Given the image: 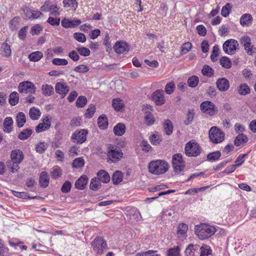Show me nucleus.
I'll use <instances>...</instances> for the list:
<instances>
[{
  "instance_id": "1",
  "label": "nucleus",
  "mask_w": 256,
  "mask_h": 256,
  "mask_svg": "<svg viewBox=\"0 0 256 256\" xmlns=\"http://www.w3.org/2000/svg\"><path fill=\"white\" fill-rule=\"evenodd\" d=\"M10 157V160L6 162V165L10 172L14 173L19 170V164L23 160L24 155L21 150L16 149L11 152Z\"/></svg>"
},
{
  "instance_id": "2",
  "label": "nucleus",
  "mask_w": 256,
  "mask_h": 256,
  "mask_svg": "<svg viewBox=\"0 0 256 256\" xmlns=\"http://www.w3.org/2000/svg\"><path fill=\"white\" fill-rule=\"evenodd\" d=\"M216 232V228L206 224H200L194 227V232L201 240L207 239L213 236Z\"/></svg>"
},
{
  "instance_id": "3",
  "label": "nucleus",
  "mask_w": 256,
  "mask_h": 256,
  "mask_svg": "<svg viewBox=\"0 0 256 256\" xmlns=\"http://www.w3.org/2000/svg\"><path fill=\"white\" fill-rule=\"evenodd\" d=\"M169 168V164L164 160H156L150 162L148 164L149 172L156 175L166 172Z\"/></svg>"
},
{
  "instance_id": "4",
  "label": "nucleus",
  "mask_w": 256,
  "mask_h": 256,
  "mask_svg": "<svg viewBox=\"0 0 256 256\" xmlns=\"http://www.w3.org/2000/svg\"><path fill=\"white\" fill-rule=\"evenodd\" d=\"M224 134L216 126L212 127L209 130V138L214 144H218L224 140Z\"/></svg>"
},
{
  "instance_id": "5",
  "label": "nucleus",
  "mask_w": 256,
  "mask_h": 256,
  "mask_svg": "<svg viewBox=\"0 0 256 256\" xmlns=\"http://www.w3.org/2000/svg\"><path fill=\"white\" fill-rule=\"evenodd\" d=\"M186 154L189 157L197 156L200 154V148L197 142H188L184 148Z\"/></svg>"
},
{
  "instance_id": "6",
  "label": "nucleus",
  "mask_w": 256,
  "mask_h": 256,
  "mask_svg": "<svg viewBox=\"0 0 256 256\" xmlns=\"http://www.w3.org/2000/svg\"><path fill=\"white\" fill-rule=\"evenodd\" d=\"M172 164L174 171L176 173L184 170L185 167V162L183 160L182 154L178 153L172 156Z\"/></svg>"
},
{
  "instance_id": "7",
  "label": "nucleus",
  "mask_w": 256,
  "mask_h": 256,
  "mask_svg": "<svg viewBox=\"0 0 256 256\" xmlns=\"http://www.w3.org/2000/svg\"><path fill=\"white\" fill-rule=\"evenodd\" d=\"M94 251L98 254H102L104 250L107 249V244L104 238L98 236L92 242Z\"/></svg>"
},
{
  "instance_id": "8",
  "label": "nucleus",
  "mask_w": 256,
  "mask_h": 256,
  "mask_svg": "<svg viewBox=\"0 0 256 256\" xmlns=\"http://www.w3.org/2000/svg\"><path fill=\"white\" fill-rule=\"evenodd\" d=\"M240 44L248 55H252L256 53V48L252 44L250 38L246 35L242 36L240 40Z\"/></svg>"
},
{
  "instance_id": "9",
  "label": "nucleus",
  "mask_w": 256,
  "mask_h": 256,
  "mask_svg": "<svg viewBox=\"0 0 256 256\" xmlns=\"http://www.w3.org/2000/svg\"><path fill=\"white\" fill-rule=\"evenodd\" d=\"M18 88L20 93L28 94H34L36 90V87L34 84L30 81L20 82Z\"/></svg>"
},
{
  "instance_id": "10",
  "label": "nucleus",
  "mask_w": 256,
  "mask_h": 256,
  "mask_svg": "<svg viewBox=\"0 0 256 256\" xmlns=\"http://www.w3.org/2000/svg\"><path fill=\"white\" fill-rule=\"evenodd\" d=\"M238 46L239 44L236 40L230 39L224 42L222 48L226 54L232 55L235 53Z\"/></svg>"
},
{
  "instance_id": "11",
  "label": "nucleus",
  "mask_w": 256,
  "mask_h": 256,
  "mask_svg": "<svg viewBox=\"0 0 256 256\" xmlns=\"http://www.w3.org/2000/svg\"><path fill=\"white\" fill-rule=\"evenodd\" d=\"M88 134V130L85 129L76 130L72 134L71 138L74 142L82 144L86 141Z\"/></svg>"
},
{
  "instance_id": "12",
  "label": "nucleus",
  "mask_w": 256,
  "mask_h": 256,
  "mask_svg": "<svg viewBox=\"0 0 256 256\" xmlns=\"http://www.w3.org/2000/svg\"><path fill=\"white\" fill-rule=\"evenodd\" d=\"M200 110L203 112H206L210 116H213L218 112L214 104L210 101L203 102L200 106Z\"/></svg>"
},
{
  "instance_id": "13",
  "label": "nucleus",
  "mask_w": 256,
  "mask_h": 256,
  "mask_svg": "<svg viewBox=\"0 0 256 256\" xmlns=\"http://www.w3.org/2000/svg\"><path fill=\"white\" fill-rule=\"evenodd\" d=\"M123 156L122 150L117 148H111L109 150L108 152V162H116L118 161Z\"/></svg>"
},
{
  "instance_id": "14",
  "label": "nucleus",
  "mask_w": 256,
  "mask_h": 256,
  "mask_svg": "<svg viewBox=\"0 0 256 256\" xmlns=\"http://www.w3.org/2000/svg\"><path fill=\"white\" fill-rule=\"evenodd\" d=\"M152 100L156 106H162L165 103L164 92L162 90H156L152 95Z\"/></svg>"
},
{
  "instance_id": "15",
  "label": "nucleus",
  "mask_w": 256,
  "mask_h": 256,
  "mask_svg": "<svg viewBox=\"0 0 256 256\" xmlns=\"http://www.w3.org/2000/svg\"><path fill=\"white\" fill-rule=\"evenodd\" d=\"M114 50L118 54H124L129 51L130 46L126 42L118 41L114 45Z\"/></svg>"
},
{
  "instance_id": "16",
  "label": "nucleus",
  "mask_w": 256,
  "mask_h": 256,
  "mask_svg": "<svg viewBox=\"0 0 256 256\" xmlns=\"http://www.w3.org/2000/svg\"><path fill=\"white\" fill-rule=\"evenodd\" d=\"M51 126V120L46 116L42 120V122L40 123L36 127V133H40L48 130Z\"/></svg>"
},
{
  "instance_id": "17",
  "label": "nucleus",
  "mask_w": 256,
  "mask_h": 256,
  "mask_svg": "<svg viewBox=\"0 0 256 256\" xmlns=\"http://www.w3.org/2000/svg\"><path fill=\"white\" fill-rule=\"evenodd\" d=\"M200 253V246L190 244L184 250L185 256H198Z\"/></svg>"
},
{
  "instance_id": "18",
  "label": "nucleus",
  "mask_w": 256,
  "mask_h": 256,
  "mask_svg": "<svg viewBox=\"0 0 256 256\" xmlns=\"http://www.w3.org/2000/svg\"><path fill=\"white\" fill-rule=\"evenodd\" d=\"M81 22V20L78 19L70 20L64 18L61 22V24L64 28H74L80 25Z\"/></svg>"
},
{
  "instance_id": "19",
  "label": "nucleus",
  "mask_w": 256,
  "mask_h": 256,
  "mask_svg": "<svg viewBox=\"0 0 256 256\" xmlns=\"http://www.w3.org/2000/svg\"><path fill=\"white\" fill-rule=\"evenodd\" d=\"M56 92L64 98L70 90L69 87L64 83L58 82L55 86Z\"/></svg>"
},
{
  "instance_id": "20",
  "label": "nucleus",
  "mask_w": 256,
  "mask_h": 256,
  "mask_svg": "<svg viewBox=\"0 0 256 256\" xmlns=\"http://www.w3.org/2000/svg\"><path fill=\"white\" fill-rule=\"evenodd\" d=\"M216 86L220 92L226 91L230 87L229 81L224 78H218L216 82Z\"/></svg>"
},
{
  "instance_id": "21",
  "label": "nucleus",
  "mask_w": 256,
  "mask_h": 256,
  "mask_svg": "<svg viewBox=\"0 0 256 256\" xmlns=\"http://www.w3.org/2000/svg\"><path fill=\"white\" fill-rule=\"evenodd\" d=\"M14 121L12 118L8 116L6 117L4 120L3 122V130L4 132L10 134L12 132L13 129Z\"/></svg>"
},
{
  "instance_id": "22",
  "label": "nucleus",
  "mask_w": 256,
  "mask_h": 256,
  "mask_svg": "<svg viewBox=\"0 0 256 256\" xmlns=\"http://www.w3.org/2000/svg\"><path fill=\"white\" fill-rule=\"evenodd\" d=\"M88 178V177L83 175L76 181L74 186L76 189L80 190H84L87 184Z\"/></svg>"
},
{
  "instance_id": "23",
  "label": "nucleus",
  "mask_w": 256,
  "mask_h": 256,
  "mask_svg": "<svg viewBox=\"0 0 256 256\" xmlns=\"http://www.w3.org/2000/svg\"><path fill=\"white\" fill-rule=\"evenodd\" d=\"M188 230L187 224L182 223L180 224L177 228V234L179 238L184 239L186 238L187 235L186 232Z\"/></svg>"
},
{
  "instance_id": "24",
  "label": "nucleus",
  "mask_w": 256,
  "mask_h": 256,
  "mask_svg": "<svg viewBox=\"0 0 256 256\" xmlns=\"http://www.w3.org/2000/svg\"><path fill=\"white\" fill-rule=\"evenodd\" d=\"M39 183L40 186L43 188H46L49 184V178L48 173L45 172H42L40 176Z\"/></svg>"
},
{
  "instance_id": "25",
  "label": "nucleus",
  "mask_w": 256,
  "mask_h": 256,
  "mask_svg": "<svg viewBox=\"0 0 256 256\" xmlns=\"http://www.w3.org/2000/svg\"><path fill=\"white\" fill-rule=\"evenodd\" d=\"M98 179L104 183H108L110 180V176L108 172L104 170H100L97 173Z\"/></svg>"
},
{
  "instance_id": "26",
  "label": "nucleus",
  "mask_w": 256,
  "mask_h": 256,
  "mask_svg": "<svg viewBox=\"0 0 256 256\" xmlns=\"http://www.w3.org/2000/svg\"><path fill=\"white\" fill-rule=\"evenodd\" d=\"M126 126L123 123H118L113 128V132L115 135L118 136H122L126 132Z\"/></svg>"
},
{
  "instance_id": "27",
  "label": "nucleus",
  "mask_w": 256,
  "mask_h": 256,
  "mask_svg": "<svg viewBox=\"0 0 256 256\" xmlns=\"http://www.w3.org/2000/svg\"><path fill=\"white\" fill-rule=\"evenodd\" d=\"M252 21V18L249 14H244L242 16L240 20V24L242 26H248Z\"/></svg>"
},
{
  "instance_id": "28",
  "label": "nucleus",
  "mask_w": 256,
  "mask_h": 256,
  "mask_svg": "<svg viewBox=\"0 0 256 256\" xmlns=\"http://www.w3.org/2000/svg\"><path fill=\"white\" fill-rule=\"evenodd\" d=\"M54 9H57V10H58L57 4L56 3L52 4L50 1L48 0L46 1L44 4L41 6L40 8V10L44 12H50L52 10H54Z\"/></svg>"
},
{
  "instance_id": "29",
  "label": "nucleus",
  "mask_w": 256,
  "mask_h": 256,
  "mask_svg": "<svg viewBox=\"0 0 256 256\" xmlns=\"http://www.w3.org/2000/svg\"><path fill=\"white\" fill-rule=\"evenodd\" d=\"M108 118L106 115L100 116L98 120V124L101 130H106L108 126Z\"/></svg>"
},
{
  "instance_id": "30",
  "label": "nucleus",
  "mask_w": 256,
  "mask_h": 256,
  "mask_svg": "<svg viewBox=\"0 0 256 256\" xmlns=\"http://www.w3.org/2000/svg\"><path fill=\"white\" fill-rule=\"evenodd\" d=\"M12 192L15 196L23 199L33 200L40 197L39 196H30L28 193L26 192H19L12 190Z\"/></svg>"
},
{
  "instance_id": "31",
  "label": "nucleus",
  "mask_w": 256,
  "mask_h": 256,
  "mask_svg": "<svg viewBox=\"0 0 256 256\" xmlns=\"http://www.w3.org/2000/svg\"><path fill=\"white\" fill-rule=\"evenodd\" d=\"M163 126L164 132L166 135L170 136L172 133L174 126L170 120L168 119L165 120Z\"/></svg>"
},
{
  "instance_id": "32",
  "label": "nucleus",
  "mask_w": 256,
  "mask_h": 256,
  "mask_svg": "<svg viewBox=\"0 0 256 256\" xmlns=\"http://www.w3.org/2000/svg\"><path fill=\"white\" fill-rule=\"evenodd\" d=\"M248 141V137L243 134H238L235 138L234 140V144L236 146H238L241 144L246 143Z\"/></svg>"
},
{
  "instance_id": "33",
  "label": "nucleus",
  "mask_w": 256,
  "mask_h": 256,
  "mask_svg": "<svg viewBox=\"0 0 256 256\" xmlns=\"http://www.w3.org/2000/svg\"><path fill=\"white\" fill-rule=\"evenodd\" d=\"M16 121L18 128L22 127L26 122L24 114L22 112H18L16 116Z\"/></svg>"
},
{
  "instance_id": "34",
  "label": "nucleus",
  "mask_w": 256,
  "mask_h": 256,
  "mask_svg": "<svg viewBox=\"0 0 256 256\" xmlns=\"http://www.w3.org/2000/svg\"><path fill=\"white\" fill-rule=\"evenodd\" d=\"M122 179L123 174L120 170H117L114 172L112 177V183L115 185L119 184L122 180Z\"/></svg>"
},
{
  "instance_id": "35",
  "label": "nucleus",
  "mask_w": 256,
  "mask_h": 256,
  "mask_svg": "<svg viewBox=\"0 0 256 256\" xmlns=\"http://www.w3.org/2000/svg\"><path fill=\"white\" fill-rule=\"evenodd\" d=\"M238 93L242 96L247 95L250 92V89L246 84H240L237 88Z\"/></svg>"
},
{
  "instance_id": "36",
  "label": "nucleus",
  "mask_w": 256,
  "mask_h": 256,
  "mask_svg": "<svg viewBox=\"0 0 256 256\" xmlns=\"http://www.w3.org/2000/svg\"><path fill=\"white\" fill-rule=\"evenodd\" d=\"M42 91L44 96H49L53 94L54 88L50 84H44L42 86Z\"/></svg>"
},
{
  "instance_id": "37",
  "label": "nucleus",
  "mask_w": 256,
  "mask_h": 256,
  "mask_svg": "<svg viewBox=\"0 0 256 256\" xmlns=\"http://www.w3.org/2000/svg\"><path fill=\"white\" fill-rule=\"evenodd\" d=\"M20 18L18 16H15L9 22V28L12 31H16L18 30Z\"/></svg>"
},
{
  "instance_id": "38",
  "label": "nucleus",
  "mask_w": 256,
  "mask_h": 256,
  "mask_svg": "<svg viewBox=\"0 0 256 256\" xmlns=\"http://www.w3.org/2000/svg\"><path fill=\"white\" fill-rule=\"evenodd\" d=\"M32 130L30 128H25L20 132L18 137L20 140L28 139L32 134Z\"/></svg>"
},
{
  "instance_id": "39",
  "label": "nucleus",
  "mask_w": 256,
  "mask_h": 256,
  "mask_svg": "<svg viewBox=\"0 0 256 256\" xmlns=\"http://www.w3.org/2000/svg\"><path fill=\"white\" fill-rule=\"evenodd\" d=\"M221 156V152L219 150H216L209 153L207 154V160L210 162H215L218 160Z\"/></svg>"
},
{
  "instance_id": "40",
  "label": "nucleus",
  "mask_w": 256,
  "mask_h": 256,
  "mask_svg": "<svg viewBox=\"0 0 256 256\" xmlns=\"http://www.w3.org/2000/svg\"><path fill=\"white\" fill-rule=\"evenodd\" d=\"M149 140L152 145L156 146L162 142V136L155 132L150 136Z\"/></svg>"
},
{
  "instance_id": "41",
  "label": "nucleus",
  "mask_w": 256,
  "mask_h": 256,
  "mask_svg": "<svg viewBox=\"0 0 256 256\" xmlns=\"http://www.w3.org/2000/svg\"><path fill=\"white\" fill-rule=\"evenodd\" d=\"M41 112L40 110L36 108L35 107H32L30 108L29 110V116L30 118L32 120H37L40 116Z\"/></svg>"
},
{
  "instance_id": "42",
  "label": "nucleus",
  "mask_w": 256,
  "mask_h": 256,
  "mask_svg": "<svg viewBox=\"0 0 256 256\" xmlns=\"http://www.w3.org/2000/svg\"><path fill=\"white\" fill-rule=\"evenodd\" d=\"M194 110L193 109H188L186 116V119L184 121V123L186 126L190 124L194 120Z\"/></svg>"
},
{
  "instance_id": "43",
  "label": "nucleus",
  "mask_w": 256,
  "mask_h": 256,
  "mask_svg": "<svg viewBox=\"0 0 256 256\" xmlns=\"http://www.w3.org/2000/svg\"><path fill=\"white\" fill-rule=\"evenodd\" d=\"M43 56L42 53L40 51L32 52L28 56V58L31 62H38Z\"/></svg>"
},
{
  "instance_id": "44",
  "label": "nucleus",
  "mask_w": 256,
  "mask_h": 256,
  "mask_svg": "<svg viewBox=\"0 0 256 256\" xmlns=\"http://www.w3.org/2000/svg\"><path fill=\"white\" fill-rule=\"evenodd\" d=\"M101 186V182L96 178H94L91 180L90 188L94 191L98 190Z\"/></svg>"
},
{
  "instance_id": "45",
  "label": "nucleus",
  "mask_w": 256,
  "mask_h": 256,
  "mask_svg": "<svg viewBox=\"0 0 256 256\" xmlns=\"http://www.w3.org/2000/svg\"><path fill=\"white\" fill-rule=\"evenodd\" d=\"M200 256H208L212 254V250L210 246L208 245H204L200 246Z\"/></svg>"
},
{
  "instance_id": "46",
  "label": "nucleus",
  "mask_w": 256,
  "mask_h": 256,
  "mask_svg": "<svg viewBox=\"0 0 256 256\" xmlns=\"http://www.w3.org/2000/svg\"><path fill=\"white\" fill-rule=\"evenodd\" d=\"M180 248L179 246H176L169 248L166 252L168 256H181Z\"/></svg>"
},
{
  "instance_id": "47",
  "label": "nucleus",
  "mask_w": 256,
  "mask_h": 256,
  "mask_svg": "<svg viewBox=\"0 0 256 256\" xmlns=\"http://www.w3.org/2000/svg\"><path fill=\"white\" fill-rule=\"evenodd\" d=\"M202 74L208 77H211L214 75L213 69L207 64H204L202 70Z\"/></svg>"
},
{
  "instance_id": "48",
  "label": "nucleus",
  "mask_w": 256,
  "mask_h": 256,
  "mask_svg": "<svg viewBox=\"0 0 256 256\" xmlns=\"http://www.w3.org/2000/svg\"><path fill=\"white\" fill-rule=\"evenodd\" d=\"M199 82V78L196 76H192L190 77L187 81L188 86L194 88H196Z\"/></svg>"
},
{
  "instance_id": "49",
  "label": "nucleus",
  "mask_w": 256,
  "mask_h": 256,
  "mask_svg": "<svg viewBox=\"0 0 256 256\" xmlns=\"http://www.w3.org/2000/svg\"><path fill=\"white\" fill-rule=\"evenodd\" d=\"M18 94L16 92H12L10 96L9 102L12 106H16L18 102Z\"/></svg>"
},
{
  "instance_id": "50",
  "label": "nucleus",
  "mask_w": 256,
  "mask_h": 256,
  "mask_svg": "<svg viewBox=\"0 0 256 256\" xmlns=\"http://www.w3.org/2000/svg\"><path fill=\"white\" fill-rule=\"evenodd\" d=\"M4 54V56L6 58H9L11 55V48L10 46L6 42H3L1 46Z\"/></svg>"
},
{
  "instance_id": "51",
  "label": "nucleus",
  "mask_w": 256,
  "mask_h": 256,
  "mask_svg": "<svg viewBox=\"0 0 256 256\" xmlns=\"http://www.w3.org/2000/svg\"><path fill=\"white\" fill-rule=\"evenodd\" d=\"M87 102V98L85 96H80L76 100V106L77 108H84Z\"/></svg>"
},
{
  "instance_id": "52",
  "label": "nucleus",
  "mask_w": 256,
  "mask_h": 256,
  "mask_svg": "<svg viewBox=\"0 0 256 256\" xmlns=\"http://www.w3.org/2000/svg\"><path fill=\"white\" fill-rule=\"evenodd\" d=\"M135 256H161L157 253L156 250H148V251L139 252L136 254Z\"/></svg>"
},
{
  "instance_id": "53",
  "label": "nucleus",
  "mask_w": 256,
  "mask_h": 256,
  "mask_svg": "<svg viewBox=\"0 0 256 256\" xmlns=\"http://www.w3.org/2000/svg\"><path fill=\"white\" fill-rule=\"evenodd\" d=\"M232 6L230 3H226L222 8L221 10V14L222 16L226 18L230 14Z\"/></svg>"
},
{
  "instance_id": "54",
  "label": "nucleus",
  "mask_w": 256,
  "mask_h": 256,
  "mask_svg": "<svg viewBox=\"0 0 256 256\" xmlns=\"http://www.w3.org/2000/svg\"><path fill=\"white\" fill-rule=\"evenodd\" d=\"M50 175L52 178L56 179L62 176V170L60 168L56 166L54 167L52 170L50 172Z\"/></svg>"
},
{
  "instance_id": "55",
  "label": "nucleus",
  "mask_w": 256,
  "mask_h": 256,
  "mask_svg": "<svg viewBox=\"0 0 256 256\" xmlns=\"http://www.w3.org/2000/svg\"><path fill=\"white\" fill-rule=\"evenodd\" d=\"M220 65L225 68H230L231 67V62L226 56H222L220 60Z\"/></svg>"
},
{
  "instance_id": "56",
  "label": "nucleus",
  "mask_w": 256,
  "mask_h": 256,
  "mask_svg": "<svg viewBox=\"0 0 256 256\" xmlns=\"http://www.w3.org/2000/svg\"><path fill=\"white\" fill-rule=\"evenodd\" d=\"M84 165V160L82 158H75L72 162V166L74 168H80Z\"/></svg>"
},
{
  "instance_id": "57",
  "label": "nucleus",
  "mask_w": 256,
  "mask_h": 256,
  "mask_svg": "<svg viewBox=\"0 0 256 256\" xmlns=\"http://www.w3.org/2000/svg\"><path fill=\"white\" fill-rule=\"evenodd\" d=\"M64 8L72 7L76 10L78 6V2L76 0H64Z\"/></svg>"
},
{
  "instance_id": "58",
  "label": "nucleus",
  "mask_w": 256,
  "mask_h": 256,
  "mask_svg": "<svg viewBox=\"0 0 256 256\" xmlns=\"http://www.w3.org/2000/svg\"><path fill=\"white\" fill-rule=\"evenodd\" d=\"M144 118L148 126H152L155 122L154 118L150 112H146Z\"/></svg>"
},
{
  "instance_id": "59",
  "label": "nucleus",
  "mask_w": 256,
  "mask_h": 256,
  "mask_svg": "<svg viewBox=\"0 0 256 256\" xmlns=\"http://www.w3.org/2000/svg\"><path fill=\"white\" fill-rule=\"evenodd\" d=\"M112 105L114 109L118 112L120 111L124 107V104L120 99H114Z\"/></svg>"
},
{
  "instance_id": "60",
  "label": "nucleus",
  "mask_w": 256,
  "mask_h": 256,
  "mask_svg": "<svg viewBox=\"0 0 256 256\" xmlns=\"http://www.w3.org/2000/svg\"><path fill=\"white\" fill-rule=\"evenodd\" d=\"M175 88L176 85L174 82H170L168 83L165 86V92L168 94H170L174 92Z\"/></svg>"
},
{
  "instance_id": "61",
  "label": "nucleus",
  "mask_w": 256,
  "mask_h": 256,
  "mask_svg": "<svg viewBox=\"0 0 256 256\" xmlns=\"http://www.w3.org/2000/svg\"><path fill=\"white\" fill-rule=\"evenodd\" d=\"M72 188V183L66 180L62 185L61 190L63 193H68L70 192Z\"/></svg>"
},
{
  "instance_id": "62",
  "label": "nucleus",
  "mask_w": 256,
  "mask_h": 256,
  "mask_svg": "<svg viewBox=\"0 0 256 256\" xmlns=\"http://www.w3.org/2000/svg\"><path fill=\"white\" fill-rule=\"evenodd\" d=\"M52 63L56 66H66L68 62L64 58H55L52 60Z\"/></svg>"
},
{
  "instance_id": "63",
  "label": "nucleus",
  "mask_w": 256,
  "mask_h": 256,
  "mask_svg": "<svg viewBox=\"0 0 256 256\" xmlns=\"http://www.w3.org/2000/svg\"><path fill=\"white\" fill-rule=\"evenodd\" d=\"M76 50L80 56H88L90 54V50L86 47L77 48Z\"/></svg>"
},
{
  "instance_id": "64",
  "label": "nucleus",
  "mask_w": 256,
  "mask_h": 256,
  "mask_svg": "<svg viewBox=\"0 0 256 256\" xmlns=\"http://www.w3.org/2000/svg\"><path fill=\"white\" fill-rule=\"evenodd\" d=\"M25 184L26 186V190L30 189V190H32V188L36 184V182L34 178H30L26 180Z\"/></svg>"
}]
</instances>
